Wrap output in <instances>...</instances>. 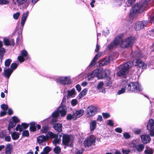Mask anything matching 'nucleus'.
Returning <instances> with one entry per match:
<instances>
[{"label": "nucleus", "mask_w": 154, "mask_h": 154, "mask_svg": "<svg viewBox=\"0 0 154 154\" xmlns=\"http://www.w3.org/2000/svg\"><path fill=\"white\" fill-rule=\"evenodd\" d=\"M134 41V38L132 37L128 38L123 40L122 36H118L116 37L114 42L111 43L108 47L109 49H111L120 45L122 48H126L132 46Z\"/></svg>", "instance_id": "1"}, {"label": "nucleus", "mask_w": 154, "mask_h": 154, "mask_svg": "<svg viewBox=\"0 0 154 154\" xmlns=\"http://www.w3.org/2000/svg\"><path fill=\"white\" fill-rule=\"evenodd\" d=\"M149 0H145L143 1L137 3L132 7L131 13H141L144 11L147 7Z\"/></svg>", "instance_id": "2"}, {"label": "nucleus", "mask_w": 154, "mask_h": 154, "mask_svg": "<svg viewBox=\"0 0 154 154\" xmlns=\"http://www.w3.org/2000/svg\"><path fill=\"white\" fill-rule=\"evenodd\" d=\"M133 65V63L131 61L125 63L122 66L121 69L117 72V75L119 76L126 75L128 72L129 69L131 68Z\"/></svg>", "instance_id": "3"}, {"label": "nucleus", "mask_w": 154, "mask_h": 154, "mask_svg": "<svg viewBox=\"0 0 154 154\" xmlns=\"http://www.w3.org/2000/svg\"><path fill=\"white\" fill-rule=\"evenodd\" d=\"M96 138L93 135L90 136L84 142V145L85 147H89L94 145L96 142Z\"/></svg>", "instance_id": "4"}, {"label": "nucleus", "mask_w": 154, "mask_h": 154, "mask_svg": "<svg viewBox=\"0 0 154 154\" xmlns=\"http://www.w3.org/2000/svg\"><path fill=\"white\" fill-rule=\"evenodd\" d=\"M125 87L128 91H137L139 89L138 84L137 82H131Z\"/></svg>", "instance_id": "5"}, {"label": "nucleus", "mask_w": 154, "mask_h": 154, "mask_svg": "<svg viewBox=\"0 0 154 154\" xmlns=\"http://www.w3.org/2000/svg\"><path fill=\"white\" fill-rule=\"evenodd\" d=\"M87 117H89L94 115L97 112L95 106H88L86 109Z\"/></svg>", "instance_id": "6"}, {"label": "nucleus", "mask_w": 154, "mask_h": 154, "mask_svg": "<svg viewBox=\"0 0 154 154\" xmlns=\"http://www.w3.org/2000/svg\"><path fill=\"white\" fill-rule=\"evenodd\" d=\"M11 119L12 120L10 122L8 128V130L9 131H10L11 128L14 127L17 123L20 121V119L18 118L15 116L12 117Z\"/></svg>", "instance_id": "7"}, {"label": "nucleus", "mask_w": 154, "mask_h": 154, "mask_svg": "<svg viewBox=\"0 0 154 154\" xmlns=\"http://www.w3.org/2000/svg\"><path fill=\"white\" fill-rule=\"evenodd\" d=\"M147 22L142 21L136 22L134 26V28L137 31L142 29L144 26H146Z\"/></svg>", "instance_id": "8"}, {"label": "nucleus", "mask_w": 154, "mask_h": 154, "mask_svg": "<svg viewBox=\"0 0 154 154\" xmlns=\"http://www.w3.org/2000/svg\"><path fill=\"white\" fill-rule=\"evenodd\" d=\"M102 69H97L94 70L93 72L89 74L88 76V78H93L95 76H96L98 78V76L101 75L102 71Z\"/></svg>", "instance_id": "9"}, {"label": "nucleus", "mask_w": 154, "mask_h": 154, "mask_svg": "<svg viewBox=\"0 0 154 154\" xmlns=\"http://www.w3.org/2000/svg\"><path fill=\"white\" fill-rule=\"evenodd\" d=\"M70 141V136L67 134H63L62 142L63 144L65 146H67Z\"/></svg>", "instance_id": "10"}, {"label": "nucleus", "mask_w": 154, "mask_h": 154, "mask_svg": "<svg viewBox=\"0 0 154 154\" xmlns=\"http://www.w3.org/2000/svg\"><path fill=\"white\" fill-rule=\"evenodd\" d=\"M66 106H59L57 108L58 112L59 114H60L61 117L65 116L67 112V109L65 108Z\"/></svg>", "instance_id": "11"}, {"label": "nucleus", "mask_w": 154, "mask_h": 154, "mask_svg": "<svg viewBox=\"0 0 154 154\" xmlns=\"http://www.w3.org/2000/svg\"><path fill=\"white\" fill-rule=\"evenodd\" d=\"M147 129L149 131L154 130V120L152 119H150L147 125Z\"/></svg>", "instance_id": "12"}, {"label": "nucleus", "mask_w": 154, "mask_h": 154, "mask_svg": "<svg viewBox=\"0 0 154 154\" xmlns=\"http://www.w3.org/2000/svg\"><path fill=\"white\" fill-rule=\"evenodd\" d=\"M29 125L26 123H22L21 125H18L15 128L16 131H19L20 132L22 131L24 129L27 128Z\"/></svg>", "instance_id": "13"}, {"label": "nucleus", "mask_w": 154, "mask_h": 154, "mask_svg": "<svg viewBox=\"0 0 154 154\" xmlns=\"http://www.w3.org/2000/svg\"><path fill=\"white\" fill-rule=\"evenodd\" d=\"M141 140L143 143L146 144L149 143L150 140V136L148 135H143L141 136Z\"/></svg>", "instance_id": "14"}, {"label": "nucleus", "mask_w": 154, "mask_h": 154, "mask_svg": "<svg viewBox=\"0 0 154 154\" xmlns=\"http://www.w3.org/2000/svg\"><path fill=\"white\" fill-rule=\"evenodd\" d=\"M134 62L136 63L135 65L139 66L140 68H142L144 69L146 67V65L139 59H136L134 60Z\"/></svg>", "instance_id": "15"}, {"label": "nucleus", "mask_w": 154, "mask_h": 154, "mask_svg": "<svg viewBox=\"0 0 154 154\" xmlns=\"http://www.w3.org/2000/svg\"><path fill=\"white\" fill-rule=\"evenodd\" d=\"M53 128L57 132L59 133L62 131V125L60 123H56L53 125Z\"/></svg>", "instance_id": "16"}, {"label": "nucleus", "mask_w": 154, "mask_h": 154, "mask_svg": "<svg viewBox=\"0 0 154 154\" xmlns=\"http://www.w3.org/2000/svg\"><path fill=\"white\" fill-rule=\"evenodd\" d=\"M4 42L5 45L6 46L8 45H14L15 44L14 42L13 39L9 40L8 38H4Z\"/></svg>", "instance_id": "17"}, {"label": "nucleus", "mask_w": 154, "mask_h": 154, "mask_svg": "<svg viewBox=\"0 0 154 154\" xmlns=\"http://www.w3.org/2000/svg\"><path fill=\"white\" fill-rule=\"evenodd\" d=\"M110 71L108 69H106L102 71L101 72V75L98 76L99 79H103L106 77L110 74Z\"/></svg>", "instance_id": "18"}, {"label": "nucleus", "mask_w": 154, "mask_h": 154, "mask_svg": "<svg viewBox=\"0 0 154 154\" xmlns=\"http://www.w3.org/2000/svg\"><path fill=\"white\" fill-rule=\"evenodd\" d=\"M84 112V111L82 109H80L79 110H76L75 112H73L74 116L76 119L77 118L80 117L82 116Z\"/></svg>", "instance_id": "19"}, {"label": "nucleus", "mask_w": 154, "mask_h": 154, "mask_svg": "<svg viewBox=\"0 0 154 154\" xmlns=\"http://www.w3.org/2000/svg\"><path fill=\"white\" fill-rule=\"evenodd\" d=\"M47 137V140L49 138H53L58 137V135L57 134H54L52 132L49 131L46 135Z\"/></svg>", "instance_id": "20"}, {"label": "nucleus", "mask_w": 154, "mask_h": 154, "mask_svg": "<svg viewBox=\"0 0 154 154\" xmlns=\"http://www.w3.org/2000/svg\"><path fill=\"white\" fill-rule=\"evenodd\" d=\"M48 140L47 137L43 135L39 136L37 138V140L39 143H42V142Z\"/></svg>", "instance_id": "21"}, {"label": "nucleus", "mask_w": 154, "mask_h": 154, "mask_svg": "<svg viewBox=\"0 0 154 154\" xmlns=\"http://www.w3.org/2000/svg\"><path fill=\"white\" fill-rule=\"evenodd\" d=\"M28 12L27 11L24 13L22 16L21 20V25L23 26L25 22L28 15Z\"/></svg>", "instance_id": "22"}, {"label": "nucleus", "mask_w": 154, "mask_h": 154, "mask_svg": "<svg viewBox=\"0 0 154 154\" xmlns=\"http://www.w3.org/2000/svg\"><path fill=\"white\" fill-rule=\"evenodd\" d=\"M97 126V121L94 120L92 121L90 123V129L91 131H94Z\"/></svg>", "instance_id": "23"}, {"label": "nucleus", "mask_w": 154, "mask_h": 154, "mask_svg": "<svg viewBox=\"0 0 154 154\" xmlns=\"http://www.w3.org/2000/svg\"><path fill=\"white\" fill-rule=\"evenodd\" d=\"M12 149V145L10 144L7 145L5 148V152L6 154H11L12 152L11 149Z\"/></svg>", "instance_id": "24"}, {"label": "nucleus", "mask_w": 154, "mask_h": 154, "mask_svg": "<svg viewBox=\"0 0 154 154\" xmlns=\"http://www.w3.org/2000/svg\"><path fill=\"white\" fill-rule=\"evenodd\" d=\"M76 94L75 89H73L70 91H68L67 98H69L70 97H73Z\"/></svg>", "instance_id": "25"}, {"label": "nucleus", "mask_w": 154, "mask_h": 154, "mask_svg": "<svg viewBox=\"0 0 154 154\" xmlns=\"http://www.w3.org/2000/svg\"><path fill=\"white\" fill-rule=\"evenodd\" d=\"M144 148V145L142 144H139L137 145L136 149L138 152L142 151Z\"/></svg>", "instance_id": "26"}, {"label": "nucleus", "mask_w": 154, "mask_h": 154, "mask_svg": "<svg viewBox=\"0 0 154 154\" xmlns=\"http://www.w3.org/2000/svg\"><path fill=\"white\" fill-rule=\"evenodd\" d=\"M10 133L11 134L12 138L13 140H16L19 138L20 135L18 133L14 132H11Z\"/></svg>", "instance_id": "27"}, {"label": "nucleus", "mask_w": 154, "mask_h": 154, "mask_svg": "<svg viewBox=\"0 0 154 154\" xmlns=\"http://www.w3.org/2000/svg\"><path fill=\"white\" fill-rule=\"evenodd\" d=\"M13 72V70L10 69L5 70V75L8 78H9Z\"/></svg>", "instance_id": "28"}, {"label": "nucleus", "mask_w": 154, "mask_h": 154, "mask_svg": "<svg viewBox=\"0 0 154 154\" xmlns=\"http://www.w3.org/2000/svg\"><path fill=\"white\" fill-rule=\"evenodd\" d=\"M50 130L49 127L47 126H44L42 127L41 130V132L42 133H47L48 131Z\"/></svg>", "instance_id": "29"}, {"label": "nucleus", "mask_w": 154, "mask_h": 154, "mask_svg": "<svg viewBox=\"0 0 154 154\" xmlns=\"http://www.w3.org/2000/svg\"><path fill=\"white\" fill-rule=\"evenodd\" d=\"M146 149L145 150L144 152L146 154H152L153 152V150L148 146H146Z\"/></svg>", "instance_id": "30"}, {"label": "nucleus", "mask_w": 154, "mask_h": 154, "mask_svg": "<svg viewBox=\"0 0 154 154\" xmlns=\"http://www.w3.org/2000/svg\"><path fill=\"white\" fill-rule=\"evenodd\" d=\"M132 56L134 57L140 58L143 57V56L141 53L139 52L138 51H136L134 53L132 54Z\"/></svg>", "instance_id": "31"}, {"label": "nucleus", "mask_w": 154, "mask_h": 154, "mask_svg": "<svg viewBox=\"0 0 154 154\" xmlns=\"http://www.w3.org/2000/svg\"><path fill=\"white\" fill-rule=\"evenodd\" d=\"M1 107L2 109L4 110V111L1 112L0 114V116H5L7 113L6 111L8 109V106H1Z\"/></svg>", "instance_id": "32"}, {"label": "nucleus", "mask_w": 154, "mask_h": 154, "mask_svg": "<svg viewBox=\"0 0 154 154\" xmlns=\"http://www.w3.org/2000/svg\"><path fill=\"white\" fill-rule=\"evenodd\" d=\"M35 123L34 122H31L30 123V129L31 131H35L36 130V128L35 126Z\"/></svg>", "instance_id": "33"}, {"label": "nucleus", "mask_w": 154, "mask_h": 154, "mask_svg": "<svg viewBox=\"0 0 154 154\" xmlns=\"http://www.w3.org/2000/svg\"><path fill=\"white\" fill-rule=\"evenodd\" d=\"M66 119L67 120H71L72 119L75 120L76 119L74 116V114L73 113L72 114H68L66 116Z\"/></svg>", "instance_id": "34"}, {"label": "nucleus", "mask_w": 154, "mask_h": 154, "mask_svg": "<svg viewBox=\"0 0 154 154\" xmlns=\"http://www.w3.org/2000/svg\"><path fill=\"white\" fill-rule=\"evenodd\" d=\"M5 49L3 48H0V56L1 60H2L3 55L5 53Z\"/></svg>", "instance_id": "35"}, {"label": "nucleus", "mask_w": 154, "mask_h": 154, "mask_svg": "<svg viewBox=\"0 0 154 154\" xmlns=\"http://www.w3.org/2000/svg\"><path fill=\"white\" fill-rule=\"evenodd\" d=\"M87 91L86 89H83L80 93L79 95V99H80L86 94V92Z\"/></svg>", "instance_id": "36"}, {"label": "nucleus", "mask_w": 154, "mask_h": 154, "mask_svg": "<svg viewBox=\"0 0 154 154\" xmlns=\"http://www.w3.org/2000/svg\"><path fill=\"white\" fill-rule=\"evenodd\" d=\"M64 85H67L70 83L71 82L70 81L69 77H64Z\"/></svg>", "instance_id": "37"}, {"label": "nucleus", "mask_w": 154, "mask_h": 154, "mask_svg": "<svg viewBox=\"0 0 154 154\" xmlns=\"http://www.w3.org/2000/svg\"><path fill=\"white\" fill-rule=\"evenodd\" d=\"M64 79H65V78H64V77H61L57 79L56 81L59 83L64 85Z\"/></svg>", "instance_id": "38"}, {"label": "nucleus", "mask_w": 154, "mask_h": 154, "mask_svg": "<svg viewBox=\"0 0 154 154\" xmlns=\"http://www.w3.org/2000/svg\"><path fill=\"white\" fill-rule=\"evenodd\" d=\"M16 1L19 5H21L26 3L27 0H16Z\"/></svg>", "instance_id": "39"}, {"label": "nucleus", "mask_w": 154, "mask_h": 154, "mask_svg": "<svg viewBox=\"0 0 154 154\" xmlns=\"http://www.w3.org/2000/svg\"><path fill=\"white\" fill-rule=\"evenodd\" d=\"M54 151L56 153L59 154L61 151L60 149L58 146H57L54 149Z\"/></svg>", "instance_id": "40"}, {"label": "nucleus", "mask_w": 154, "mask_h": 154, "mask_svg": "<svg viewBox=\"0 0 154 154\" xmlns=\"http://www.w3.org/2000/svg\"><path fill=\"white\" fill-rule=\"evenodd\" d=\"M59 113L58 112V110H57L56 111L52 113V116L53 118H57L59 116Z\"/></svg>", "instance_id": "41"}, {"label": "nucleus", "mask_w": 154, "mask_h": 154, "mask_svg": "<svg viewBox=\"0 0 154 154\" xmlns=\"http://www.w3.org/2000/svg\"><path fill=\"white\" fill-rule=\"evenodd\" d=\"M11 62V60L10 59H7L5 62V65L6 66H8Z\"/></svg>", "instance_id": "42"}, {"label": "nucleus", "mask_w": 154, "mask_h": 154, "mask_svg": "<svg viewBox=\"0 0 154 154\" xmlns=\"http://www.w3.org/2000/svg\"><path fill=\"white\" fill-rule=\"evenodd\" d=\"M20 14V13L17 12V13L14 14L13 15V17L14 19L17 20L19 18V16Z\"/></svg>", "instance_id": "43"}, {"label": "nucleus", "mask_w": 154, "mask_h": 154, "mask_svg": "<svg viewBox=\"0 0 154 154\" xmlns=\"http://www.w3.org/2000/svg\"><path fill=\"white\" fill-rule=\"evenodd\" d=\"M51 148L48 146H46L45 147L44 149H43V151L44 152L47 153V154H48V153L51 151Z\"/></svg>", "instance_id": "44"}, {"label": "nucleus", "mask_w": 154, "mask_h": 154, "mask_svg": "<svg viewBox=\"0 0 154 154\" xmlns=\"http://www.w3.org/2000/svg\"><path fill=\"white\" fill-rule=\"evenodd\" d=\"M102 115L104 119H107L110 117V115L108 113H104L103 112L102 113Z\"/></svg>", "instance_id": "45"}, {"label": "nucleus", "mask_w": 154, "mask_h": 154, "mask_svg": "<svg viewBox=\"0 0 154 154\" xmlns=\"http://www.w3.org/2000/svg\"><path fill=\"white\" fill-rule=\"evenodd\" d=\"M55 139L53 141V143L55 146H56L57 144L59 143L60 142V140L58 138V137L54 138Z\"/></svg>", "instance_id": "46"}, {"label": "nucleus", "mask_w": 154, "mask_h": 154, "mask_svg": "<svg viewBox=\"0 0 154 154\" xmlns=\"http://www.w3.org/2000/svg\"><path fill=\"white\" fill-rule=\"evenodd\" d=\"M29 135V131L27 130L24 131L22 133V136L24 137H28Z\"/></svg>", "instance_id": "47"}, {"label": "nucleus", "mask_w": 154, "mask_h": 154, "mask_svg": "<svg viewBox=\"0 0 154 154\" xmlns=\"http://www.w3.org/2000/svg\"><path fill=\"white\" fill-rule=\"evenodd\" d=\"M103 85V82H100L97 86V88L98 90H100L102 88Z\"/></svg>", "instance_id": "48"}, {"label": "nucleus", "mask_w": 154, "mask_h": 154, "mask_svg": "<svg viewBox=\"0 0 154 154\" xmlns=\"http://www.w3.org/2000/svg\"><path fill=\"white\" fill-rule=\"evenodd\" d=\"M99 65L100 66H102L105 65H106V64H105L103 59L99 61Z\"/></svg>", "instance_id": "49"}, {"label": "nucleus", "mask_w": 154, "mask_h": 154, "mask_svg": "<svg viewBox=\"0 0 154 154\" xmlns=\"http://www.w3.org/2000/svg\"><path fill=\"white\" fill-rule=\"evenodd\" d=\"M78 103L77 100L76 99H74L71 101V104L72 105H76Z\"/></svg>", "instance_id": "50"}, {"label": "nucleus", "mask_w": 154, "mask_h": 154, "mask_svg": "<svg viewBox=\"0 0 154 154\" xmlns=\"http://www.w3.org/2000/svg\"><path fill=\"white\" fill-rule=\"evenodd\" d=\"M17 65L16 63H13L11 66V68L12 70H14L17 67Z\"/></svg>", "instance_id": "51"}, {"label": "nucleus", "mask_w": 154, "mask_h": 154, "mask_svg": "<svg viewBox=\"0 0 154 154\" xmlns=\"http://www.w3.org/2000/svg\"><path fill=\"white\" fill-rule=\"evenodd\" d=\"M18 60L20 62H23L24 60V58L22 56H19L18 57Z\"/></svg>", "instance_id": "52"}, {"label": "nucleus", "mask_w": 154, "mask_h": 154, "mask_svg": "<svg viewBox=\"0 0 154 154\" xmlns=\"http://www.w3.org/2000/svg\"><path fill=\"white\" fill-rule=\"evenodd\" d=\"M125 88H122L121 90L119 91L118 92V94H120L124 93L125 91Z\"/></svg>", "instance_id": "53"}, {"label": "nucleus", "mask_w": 154, "mask_h": 154, "mask_svg": "<svg viewBox=\"0 0 154 154\" xmlns=\"http://www.w3.org/2000/svg\"><path fill=\"white\" fill-rule=\"evenodd\" d=\"M103 60L106 65H107L109 64L110 62L109 59V57L106 58L104 59Z\"/></svg>", "instance_id": "54"}, {"label": "nucleus", "mask_w": 154, "mask_h": 154, "mask_svg": "<svg viewBox=\"0 0 154 154\" xmlns=\"http://www.w3.org/2000/svg\"><path fill=\"white\" fill-rule=\"evenodd\" d=\"M96 63L95 61L92 60L88 67L90 68H91L93 66H95Z\"/></svg>", "instance_id": "55"}, {"label": "nucleus", "mask_w": 154, "mask_h": 154, "mask_svg": "<svg viewBox=\"0 0 154 154\" xmlns=\"http://www.w3.org/2000/svg\"><path fill=\"white\" fill-rule=\"evenodd\" d=\"M21 53L22 56L23 57H26L28 54L27 51L25 50L22 51Z\"/></svg>", "instance_id": "56"}, {"label": "nucleus", "mask_w": 154, "mask_h": 154, "mask_svg": "<svg viewBox=\"0 0 154 154\" xmlns=\"http://www.w3.org/2000/svg\"><path fill=\"white\" fill-rule=\"evenodd\" d=\"M5 140L6 141L9 142L10 141L11 138L10 136H5Z\"/></svg>", "instance_id": "57"}, {"label": "nucleus", "mask_w": 154, "mask_h": 154, "mask_svg": "<svg viewBox=\"0 0 154 154\" xmlns=\"http://www.w3.org/2000/svg\"><path fill=\"white\" fill-rule=\"evenodd\" d=\"M8 3V2L7 0H0V4L1 5L7 4Z\"/></svg>", "instance_id": "58"}, {"label": "nucleus", "mask_w": 154, "mask_h": 154, "mask_svg": "<svg viewBox=\"0 0 154 154\" xmlns=\"http://www.w3.org/2000/svg\"><path fill=\"white\" fill-rule=\"evenodd\" d=\"M131 152V151L129 149L128 150H124L122 149V152L124 154H128Z\"/></svg>", "instance_id": "59"}, {"label": "nucleus", "mask_w": 154, "mask_h": 154, "mask_svg": "<svg viewBox=\"0 0 154 154\" xmlns=\"http://www.w3.org/2000/svg\"><path fill=\"white\" fill-rule=\"evenodd\" d=\"M135 0H128V2L130 5H128V6L131 5L135 2Z\"/></svg>", "instance_id": "60"}, {"label": "nucleus", "mask_w": 154, "mask_h": 154, "mask_svg": "<svg viewBox=\"0 0 154 154\" xmlns=\"http://www.w3.org/2000/svg\"><path fill=\"white\" fill-rule=\"evenodd\" d=\"M107 124L111 126H113L114 125L113 121L112 120H108V122L107 123Z\"/></svg>", "instance_id": "61"}, {"label": "nucleus", "mask_w": 154, "mask_h": 154, "mask_svg": "<svg viewBox=\"0 0 154 154\" xmlns=\"http://www.w3.org/2000/svg\"><path fill=\"white\" fill-rule=\"evenodd\" d=\"M115 131L118 133H121L122 132V129L121 128H117L115 129Z\"/></svg>", "instance_id": "62"}, {"label": "nucleus", "mask_w": 154, "mask_h": 154, "mask_svg": "<svg viewBox=\"0 0 154 154\" xmlns=\"http://www.w3.org/2000/svg\"><path fill=\"white\" fill-rule=\"evenodd\" d=\"M124 137L125 139H128L130 137V135L127 133H125L124 134Z\"/></svg>", "instance_id": "63"}, {"label": "nucleus", "mask_w": 154, "mask_h": 154, "mask_svg": "<svg viewBox=\"0 0 154 154\" xmlns=\"http://www.w3.org/2000/svg\"><path fill=\"white\" fill-rule=\"evenodd\" d=\"M7 113H8L9 115H11L13 114V111L11 109H9L8 110Z\"/></svg>", "instance_id": "64"}]
</instances>
